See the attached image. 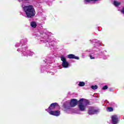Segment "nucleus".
<instances>
[{
	"mask_svg": "<svg viewBox=\"0 0 124 124\" xmlns=\"http://www.w3.org/2000/svg\"><path fill=\"white\" fill-rule=\"evenodd\" d=\"M121 12L122 13H124V8L122 9V10L121 11Z\"/></svg>",
	"mask_w": 124,
	"mask_h": 124,
	"instance_id": "412c9836",
	"label": "nucleus"
},
{
	"mask_svg": "<svg viewBox=\"0 0 124 124\" xmlns=\"http://www.w3.org/2000/svg\"><path fill=\"white\" fill-rule=\"evenodd\" d=\"M22 0V1H23V0L27 1V0Z\"/></svg>",
	"mask_w": 124,
	"mask_h": 124,
	"instance_id": "b1692460",
	"label": "nucleus"
},
{
	"mask_svg": "<svg viewBox=\"0 0 124 124\" xmlns=\"http://www.w3.org/2000/svg\"><path fill=\"white\" fill-rule=\"evenodd\" d=\"M17 51H21L22 55L24 56V57H28V56L31 57V56H33V55H34V53L27 49V48H24L22 49H17Z\"/></svg>",
	"mask_w": 124,
	"mask_h": 124,
	"instance_id": "20e7f679",
	"label": "nucleus"
},
{
	"mask_svg": "<svg viewBox=\"0 0 124 124\" xmlns=\"http://www.w3.org/2000/svg\"><path fill=\"white\" fill-rule=\"evenodd\" d=\"M77 103H78L77 100L75 99H73L71 100L70 102V104H69L70 106H68L65 104L64 105V107L66 110H67L68 109H70L71 107H75V106L77 105Z\"/></svg>",
	"mask_w": 124,
	"mask_h": 124,
	"instance_id": "423d86ee",
	"label": "nucleus"
},
{
	"mask_svg": "<svg viewBox=\"0 0 124 124\" xmlns=\"http://www.w3.org/2000/svg\"><path fill=\"white\" fill-rule=\"evenodd\" d=\"M89 57L91 60H94V56H93V55H92V54L90 55Z\"/></svg>",
	"mask_w": 124,
	"mask_h": 124,
	"instance_id": "aec40b11",
	"label": "nucleus"
},
{
	"mask_svg": "<svg viewBox=\"0 0 124 124\" xmlns=\"http://www.w3.org/2000/svg\"><path fill=\"white\" fill-rule=\"evenodd\" d=\"M107 89H108V86L107 85H105L102 88V90H107Z\"/></svg>",
	"mask_w": 124,
	"mask_h": 124,
	"instance_id": "6ab92c4d",
	"label": "nucleus"
},
{
	"mask_svg": "<svg viewBox=\"0 0 124 124\" xmlns=\"http://www.w3.org/2000/svg\"><path fill=\"white\" fill-rule=\"evenodd\" d=\"M48 113L50 115H52V116H56V117H59V116L61 115V111L60 110L48 111Z\"/></svg>",
	"mask_w": 124,
	"mask_h": 124,
	"instance_id": "9d476101",
	"label": "nucleus"
},
{
	"mask_svg": "<svg viewBox=\"0 0 124 124\" xmlns=\"http://www.w3.org/2000/svg\"><path fill=\"white\" fill-rule=\"evenodd\" d=\"M23 11L27 18H31L35 15V11L32 5L25 6L23 7Z\"/></svg>",
	"mask_w": 124,
	"mask_h": 124,
	"instance_id": "f257e3e1",
	"label": "nucleus"
},
{
	"mask_svg": "<svg viewBox=\"0 0 124 124\" xmlns=\"http://www.w3.org/2000/svg\"><path fill=\"white\" fill-rule=\"evenodd\" d=\"M99 112H100L99 109L93 107H89L88 110V114L89 115H94L95 114H98Z\"/></svg>",
	"mask_w": 124,
	"mask_h": 124,
	"instance_id": "0eeeda50",
	"label": "nucleus"
},
{
	"mask_svg": "<svg viewBox=\"0 0 124 124\" xmlns=\"http://www.w3.org/2000/svg\"><path fill=\"white\" fill-rule=\"evenodd\" d=\"M26 42H27L26 41L22 39V40H21V41L20 42V44L21 45V46H22V45H25V44H26Z\"/></svg>",
	"mask_w": 124,
	"mask_h": 124,
	"instance_id": "dca6fc26",
	"label": "nucleus"
},
{
	"mask_svg": "<svg viewBox=\"0 0 124 124\" xmlns=\"http://www.w3.org/2000/svg\"><path fill=\"white\" fill-rule=\"evenodd\" d=\"M107 111H108V112H112V111H113V108L108 107L107 108Z\"/></svg>",
	"mask_w": 124,
	"mask_h": 124,
	"instance_id": "a211bd4d",
	"label": "nucleus"
},
{
	"mask_svg": "<svg viewBox=\"0 0 124 124\" xmlns=\"http://www.w3.org/2000/svg\"><path fill=\"white\" fill-rule=\"evenodd\" d=\"M91 1H96V0H85L84 3L85 4H88V3H90Z\"/></svg>",
	"mask_w": 124,
	"mask_h": 124,
	"instance_id": "4468645a",
	"label": "nucleus"
},
{
	"mask_svg": "<svg viewBox=\"0 0 124 124\" xmlns=\"http://www.w3.org/2000/svg\"><path fill=\"white\" fill-rule=\"evenodd\" d=\"M103 59L104 60H106L107 59H108V56H107V57H104Z\"/></svg>",
	"mask_w": 124,
	"mask_h": 124,
	"instance_id": "4be33fe9",
	"label": "nucleus"
},
{
	"mask_svg": "<svg viewBox=\"0 0 124 124\" xmlns=\"http://www.w3.org/2000/svg\"><path fill=\"white\" fill-rule=\"evenodd\" d=\"M16 47H19L17 45H16Z\"/></svg>",
	"mask_w": 124,
	"mask_h": 124,
	"instance_id": "5701e85b",
	"label": "nucleus"
},
{
	"mask_svg": "<svg viewBox=\"0 0 124 124\" xmlns=\"http://www.w3.org/2000/svg\"><path fill=\"white\" fill-rule=\"evenodd\" d=\"M68 59H75V60H79V57L75 56L74 54H69L67 56Z\"/></svg>",
	"mask_w": 124,
	"mask_h": 124,
	"instance_id": "9b49d317",
	"label": "nucleus"
},
{
	"mask_svg": "<svg viewBox=\"0 0 124 124\" xmlns=\"http://www.w3.org/2000/svg\"><path fill=\"white\" fill-rule=\"evenodd\" d=\"M60 59L62 62V66L63 68H68L70 66V64L66 61V58L65 56H61Z\"/></svg>",
	"mask_w": 124,
	"mask_h": 124,
	"instance_id": "39448f33",
	"label": "nucleus"
},
{
	"mask_svg": "<svg viewBox=\"0 0 124 124\" xmlns=\"http://www.w3.org/2000/svg\"><path fill=\"white\" fill-rule=\"evenodd\" d=\"M31 26L32 27V28H36V26L37 25H36V23H35V22L32 21L31 23Z\"/></svg>",
	"mask_w": 124,
	"mask_h": 124,
	"instance_id": "ddd939ff",
	"label": "nucleus"
},
{
	"mask_svg": "<svg viewBox=\"0 0 124 124\" xmlns=\"http://www.w3.org/2000/svg\"><path fill=\"white\" fill-rule=\"evenodd\" d=\"M114 5H115V6L118 7L119 5H121V2L117 1H114Z\"/></svg>",
	"mask_w": 124,
	"mask_h": 124,
	"instance_id": "2eb2a0df",
	"label": "nucleus"
},
{
	"mask_svg": "<svg viewBox=\"0 0 124 124\" xmlns=\"http://www.w3.org/2000/svg\"><path fill=\"white\" fill-rule=\"evenodd\" d=\"M111 123L112 124H117L119 123V118L117 115H113L111 117Z\"/></svg>",
	"mask_w": 124,
	"mask_h": 124,
	"instance_id": "1a4fd4ad",
	"label": "nucleus"
},
{
	"mask_svg": "<svg viewBox=\"0 0 124 124\" xmlns=\"http://www.w3.org/2000/svg\"><path fill=\"white\" fill-rule=\"evenodd\" d=\"M56 107H59V105L57 103H54L51 104L46 110L49 113V111H53Z\"/></svg>",
	"mask_w": 124,
	"mask_h": 124,
	"instance_id": "6e6552de",
	"label": "nucleus"
},
{
	"mask_svg": "<svg viewBox=\"0 0 124 124\" xmlns=\"http://www.w3.org/2000/svg\"><path fill=\"white\" fill-rule=\"evenodd\" d=\"M89 102L88 100L85 99H80L78 101V108L83 112L86 111L87 107L89 105Z\"/></svg>",
	"mask_w": 124,
	"mask_h": 124,
	"instance_id": "7ed1b4c3",
	"label": "nucleus"
},
{
	"mask_svg": "<svg viewBox=\"0 0 124 124\" xmlns=\"http://www.w3.org/2000/svg\"><path fill=\"white\" fill-rule=\"evenodd\" d=\"M98 87H97V85H92L91 86V89L93 90H96Z\"/></svg>",
	"mask_w": 124,
	"mask_h": 124,
	"instance_id": "f3484780",
	"label": "nucleus"
},
{
	"mask_svg": "<svg viewBox=\"0 0 124 124\" xmlns=\"http://www.w3.org/2000/svg\"><path fill=\"white\" fill-rule=\"evenodd\" d=\"M86 85V83L84 81H80L78 84L79 87H84Z\"/></svg>",
	"mask_w": 124,
	"mask_h": 124,
	"instance_id": "f8f14e48",
	"label": "nucleus"
},
{
	"mask_svg": "<svg viewBox=\"0 0 124 124\" xmlns=\"http://www.w3.org/2000/svg\"><path fill=\"white\" fill-rule=\"evenodd\" d=\"M50 35H51V33L49 32H47L46 31L42 32L40 33V41H42V42H45L46 43V42H49V45H51V46H53L54 44V41H51V42H50V40L49 38H50Z\"/></svg>",
	"mask_w": 124,
	"mask_h": 124,
	"instance_id": "f03ea898",
	"label": "nucleus"
}]
</instances>
